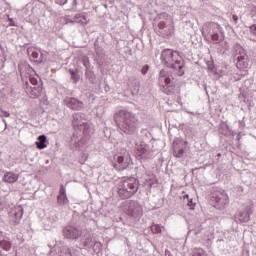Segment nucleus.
Segmentation results:
<instances>
[{"label": "nucleus", "mask_w": 256, "mask_h": 256, "mask_svg": "<svg viewBox=\"0 0 256 256\" xmlns=\"http://www.w3.org/2000/svg\"><path fill=\"white\" fill-rule=\"evenodd\" d=\"M41 51L37 49V47H29L28 48V55L30 57V60L34 63H41V57H40Z\"/></svg>", "instance_id": "dca6fc26"}, {"label": "nucleus", "mask_w": 256, "mask_h": 256, "mask_svg": "<svg viewBox=\"0 0 256 256\" xmlns=\"http://www.w3.org/2000/svg\"><path fill=\"white\" fill-rule=\"evenodd\" d=\"M57 199H58L59 205H67V203H69V199H67V196L58 195Z\"/></svg>", "instance_id": "5701e85b"}, {"label": "nucleus", "mask_w": 256, "mask_h": 256, "mask_svg": "<svg viewBox=\"0 0 256 256\" xmlns=\"http://www.w3.org/2000/svg\"><path fill=\"white\" fill-rule=\"evenodd\" d=\"M147 71H149V65L143 66L141 70L142 75H147Z\"/></svg>", "instance_id": "c756f323"}, {"label": "nucleus", "mask_w": 256, "mask_h": 256, "mask_svg": "<svg viewBox=\"0 0 256 256\" xmlns=\"http://www.w3.org/2000/svg\"><path fill=\"white\" fill-rule=\"evenodd\" d=\"M184 199H187L188 200V207H190V209H195V203L193 202V199L189 198V195H185L184 196Z\"/></svg>", "instance_id": "a878e982"}, {"label": "nucleus", "mask_w": 256, "mask_h": 256, "mask_svg": "<svg viewBox=\"0 0 256 256\" xmlns=\"http://www.w3.org/2000/svg\"><path fill=\"white\" fill-rule=\"evenodd\" d=\"M159 87L162 93H165L166 95H171V93L175 92V84H173L171 77L167 75L165 70L160 71Z\"/></svg>", "instance_id": "39448f33"}, {"label": "nucleus", "mask_w": 256, "mask_h": 256, "mask_svg": "<svg viewBox=\"0 0 256 256\" xmlns=\"http://www.w3.org/2000/svg\"><path fill=\"white\" fill-rule=\"evenodd\" d=\"M199 255H201V254L198 253V254H195L194 256H199Z\"/></svg>", "instance_id": "a19ab883"}, {"label": "nucleus", "mask_w": 256, "mask_h": 256, "mask_svg": "<svg viewBox=\"0 0 256 256\" xmlns=\"http://www.w3.org/2000/svg\"><path fill=\"white\" fill-rule=\"evenodd\" d=\"M36 147L37 149H45L47 147V136H39L38 141H36Z\"/></svg>", "instance_id": "aec40b11"}, {"label": "nucleus", "mask_w": 256, "mask_h": 256, "mask_svg": "<svg viewBox=\"0 0 256 256\" xmlns=\"http://www.w3.org/2000/svg\"><path fill=\"white\" fill-rule=\"evenodd\" d=\"M0 247L3 251H11L12 244L9 240L0 241Z\"/></svg>", "instance_id": "4be33fe9"}, {"label": "nucleus", "mask_w": 256, "mask_h": 256, "mask_svg": "<svg viewBox=\"0 0 256 256\" xmlns=\"http://www.w3.org/2000/svg\"><path fill=\"white\" fill-rule=\"evenodd\" d=\"M175 33V26L173 24L167 26V30H165V35L169 37V35H173Z\"/></svg>", "instance_id": "b1692460"}, {"label": "nucleus", "mask_w": 256, "mask_h": 256, "mask_svg": "<svg viewBox=\"0 0 256 256\" xmlns=\"http://www.w3.org/2000/svg\"><path fill=\"white\" fill-rule=\"evenodd\" d=\"M236 67L240 71L241 77L249 75V56L241 47L238 48V55L236 56Z\"/></svg>", "instance_id": "20e7f679"}, {"label": "nucleus", "mask_w": 256, "mask_h": 256, "mask_svg": "<svg viewBox=\"0 0 256 256\" xmlns=\"http://www.w3.org/2000/svg\"><path fill=\"white\" fill-rule=\"evenodd\" d=\"M8 21H9L8 27H17V24L15 23V20H13V18H10L8 16Z\"/></svg>", "instance_id": "c85d7f7f"}, {"label": "nucleus", "mask_w": 256, "mask_h": 256, "mask_svg": "<svg viewBox=\"0 0 256 256\" xmlns=\"http://www.w3.org/2000/svg\"><path fill=\"white\" fill-rule=\"evenodd\" d=\"M210 29L213 31L211 41H213L215 45H219V43L225 41V33L221 32V25L211 24Z\"/></svg>", "instance_id": "1a4fd4ad"}, {"label": "nucleus", "mask_w": 256, "mask_h": 256, "mask_svg": "<svg viewBox=\"0 0 256 256\" xmlns=\"http://www.w3.org/2000/svg\"><path fill=\"white\" fill-rule=\"evenodd\" d=\"M218 157H221V154H218Z\"/></svg>", "instance_id": "79ce46f5"}, {"label": "nucleus", "mask_w": 256, "mask_h": 256, "mask_svg": "<svg viewBox=\"0 0 256 256\" xmlns=\"http://www.w3.org/2000/svg\"><path fill=\"white\" fill-rule=\"evenodd\" d=\"M9 217L14 225H19L23 218V208L21 206H13L9 211Z\"/></svg>", "instance_id": "f8f14e48"}, {"label": "nucleus", "mask_w": 256, "mask_h": 256, "mask_svg": "<svg viewBox=\"0 0 256 256\" xmlns=\"http://www.w3.org/2000/svg\"><path fill=\"white\" fill-rule=\"evenodd\" d=\"M158 27L159 29H167V24L163 21H161L160 23H158Z\"/></svg>", "instance_id": "f704fd0d"}, {"label": "nucleus", "mask_w": 256, "mask_h": 256, "mask_svg": "<svg viewBox=\"0 0 256 256\" xmlns=\"http://www.w3.org/2000/svg\"><path fill=\"white\" fill-rule=\"evenodd\" d=\"M250 33L256 36V24L250 26Z\"/></svg>", "instance_id": "473e14b6"}, {"label": "nucleus", "mask_w": 256, "mask_h": 256, "mask_svg": "<svg viewBox=\"0 0 256 256\" xmlns=\"http://www.w3.org/2000/svg\"><path fill=\"white\" fill-rule=\"evenodd\" d=\"M7 207V202H5V198L0 197V211H3Z\"/></svg>", "instance_id": "cd10ccee"}, {"label": "nucleus", "mask_w": 256, "mask_h": 256, "mask_svg": "<svg viewBox=\"0 0 256 256\" xmlns=\"http://www.w3.org/2000/svg\"><path fill=\"white\" fill-rule=\"evenodd\" d=\"M3 236V233L2 232H0V239H1V237Z\"/></svg>", "instance_id": "ea45409f"}, {"label": "nucleus", "mask_w": 256, "mask_h": 256, "mask_svg": "<svg viewBox=\"0 0 256 256\" xmlns=\"http://www.w3.org/2000/svg\"><path fill=\"white\" fill-rule=\"evenodd\" d=\"M188 142L182 139H176L173 142V155L174 157L181 158L185 155V149H187Z\"/></svg>", "instance_id": "9d476101"}, {"label": "nucleus", "mask_w": 256, "mask_h": 256, "mask_svg": "<svg viewBox=\"0 0 256 256\" xmlns=\"http://www.w3.org/2000/svg\"><path fill=\"white\" fill-rule=\"evenodd\" d=\"M152 231H155L156 233H161V228L157 225L152 226Z\"/></svg>", "instance_id": "4c0bfd02"}, {"label": "nucleus", "mask_w": 256, "mask_h": 256, "mask_svg": "<svg viewBox=\"0 0 256 256\" xmlns=\"http://www.w3.org/2000/svg\"><path fill=\"white\" fill-rule=\"evenodd\" d=\"M35 73V70L33 68L26 66L25 69H20V75L22 77V81H25V78L27 79L29 77V81L31 85L37 86L39 85V76Z\"/></svg>", "instance_id": "6e6552de"}, {"label": "nucleus", "mask_w": 256, "mask_h": 256, "mask_svg": "<svg viewBox=\"0 0 256 256\" xmlns=\"http://www.w3.org/2000/svg\"><path fill=\"white\" fill-rule=\"evenodd\" d=\"M232 19H233L234 23H237V21H239V16H237V14H234L232 16Z\"/></svg>", "instance_id": "58836bf2"}, {"label": "nucleus", "mask_w": 256, "mask_h": 256, "mask_svg": "<svg viewBox=\"0 0 256 256\" xmlns=\"http://www.w3.org/2000/svg\"><path fill=\"white\" fill-rule=\"evenodd\" d=\"M68 1H69V0H55V3H56L57 5L63 6V5H66V3H67Z\"/></svg>", "instance_id": "2f4dec72"}, {"label": "nucleus", "mask_w": 256, "mask_h": 256, "mask_svg": "<svg viewBox=\"0 0 256 256\" xmlns=\"http://www.w3.org/2000/svg\"><path fill=\"white\" fill-rule=\"evenodd\" d=\"M161 62L166 67H171L172 69H181V56L177 51L172 49H165L161 53Z\"/></svg>", "instance_id": "7ed1b4c3"}, {"label": "nucleus", "mask_w": 256, "mask_h": 256, "mask_svg": "<svg viewBox=\"0 0 256 256\" xmlns=\"http://www.w3.org/2000/svg\"><path fill=\"white\" fill-rule=\"evenodd\" d=\"M124 207L126 209L127 215L130 217H141L143 215V208L139 204V202L135 200H130L124 203Z\"/></svg>", "instance_id": "423d86ee"}, {"label": "nucleus", "mask_w": 256, "mask_h": 256, "mask_svg": "<svg viewBox=\"0 0 256 256\" xmlns=\"http://www.w3.org/2000/svg\"><path fill=\"white\" fill-rule=\"evenodd\" d=\"M4 63H5V56H3L2 53H0V67H3Z\"/></svg>", "instance_id": "c9c22d12"}, {"label": "nucleus", "mask_w": 256, "mask_h": 256, "mask_svg": "<svg viewBox=\"0 0 256 256\" xmlns=\"http://www.w3.org/2000/svg\"><path fill=\"white\" fill-rule=\"evenodd\" d=\"M25 89H26V93H29V95L32 99H37V97H41V93L43 92V87L38 86V87L31 88L29 86L28 81H26Z\"/></svg>", "instance_id": "4468645a"}, {"label": "nucleus", "mask_w": 256, "mask_h": 256, "mask_svg": "<svg viewBox=\"0 0 256 256\" xmlns=\"http://www.w3.org/2000/svg\"><path fill=\"white\" fill-rule=\"evenodd\" d=\"M212 199L215 201L216 207L219 209H221V207H225V205H229V195H227L225 191L215 192Z\"/></svg>", "instance_id": "ddd939ff"}, {"label": "nucleus", "mask_w": 256, "mask_h": 256, "mask_svg": "<svg viewBox=\"0 0 256 256\" xmlns=\"http://www.w3.org/2000/svg\"><path fill=\"white\" fill-rule=\"evenodd\" d=\"M62 253H65L66 256H71V248H64Z\"/></svg>", "instance_id": "72a5a7b5"}, {"label": "nucleus", "mask_w": 256, "mask_h": 256, "mask_svg": "<svg viewBox=\"0 0 256 256\" xmlns=\"http://www.w3.org/2000/svg\"><path fill=\"white\" fill-rule=\"evenodd\" d=\"M18 180H19V174L11 171L5 172L2 177V181H4V183L13 184V183H17Z\"/></svg>", "instance_id": "f3484780"}, {"label": "nucleus", "mask_w": 256, "mask_h": 256, "mask_svg": "<svg viewBox=\"0 0 256 256\" xmlns=\"http://www.w3.org/2000/svg\"><path fill=\"white\" fill-rule=\"evenodd\" d=\"M114 121L120 131H123L126 135H135L137 133L139 119H137V116L133 112L125 109L119 110L114 116Z\"/></svg>", "instance_id": "f257e3e1"}, {"label": "nucleus", "mask_w": 256, "mask_h": 256, "mask_svg": "<svg viewBox=\"0 0 256 256\" xmlns=\"http://www.w3.org/2000/svg\"><path fill=\"white\" fill-rule=\"evenodd\" d=\"M59 195L67 196V193H66V190H65V186H63V185L60 186Z\"/></svg>", "instance_id": "7c9ffc66"}, {"label": "nucleus", "mask_w": 256, "mask_h": 256, "mask_svg": "<svg viewBox=\"0 0 256 256\" xmlns=\"http://www.w3.org/2000/svg\"><path fill=\"white\" fill-rule=\"evenodd\" d=\"M131 165V156L129 154H120L116 156L114 167L117 171H125Z\"/></svg>", "instance_id": "0eeeda50"}, {"label": "nucleus", "mask_w": 256, "mask_h": 256, "mask_svg": "<svg viewBox=\"0 0 256 256\" xmlns=\"http://www.w3.org/2000/svg\"><path fill=\"white\" fill-rule=\"evenodd\" d=\"M63 237L64 239L77 241L81 237V230L75 226H67L63 230Z\"/></svg>", "instance_id": "9b49d317"}, {"label": "nucleus", "mask_w": 256, "mask_h": 256, "mask_svg": "<svg viewBox=\"0 0 256 256\" xmlns=\"http://www.w3.org/2000/svg\"><path fill=\"white\" fill-rule=\"evenodd\" d=\"M140 183L135 177H125L117 184V193L120 199H131L139 191Z\"/></svg>", "instance_id": "f03ea898"}, {"label": "nucleus", "mask_w": 256, "mask_h": 256, "mask_svg": "<svg viewBox=\"0 0 256 256\" xmlns=\"http://www.w3.org/2000/svg\"><path fill=\"white\" fill-rule=\"evenodd\" d=\"M238 221H239V223H249V221H251V216L249 214V210L241 211L238 214Z\"/></svg>", "instance_id": "6ab92c4d"}, {"label": "nucleus", "mask_w": 256, "mask_h": 256, "mask_svg": "<svg viewBox=\"0 0 256 256\" xmlns=\"http://www.w3.org/2000/svg\"><path fill=\"white\" fill-rule=\"evenodd\" d=\"M69 73L71 74V79L74 83H79V75H77L73 70H69Z\"/></svg>", "instance_id": "bb28decb"}, {"label": "nucleus", "mask_w": 256, "mask_h": 256, "mask_svg": "<svg viewBox=\"0 0 256 256\" xmlns=\"http://www.w3.org/2000/svg\"><path fill=\"white\" fill-rule=\"evenodd\" d=\"M0 115H1V117H9L10 116L9 112H7L5 110H0Z\"/></svg>", "instance_id": "e433bc0d"}, {"label": "nucleus", "mask_w": 256, "mask_h": 256, "mask_svg": "<svg viewBox=\"0 0 256 256\" xmlns=\"http://www.w3.org/2000/svg\"><path fill=\"white\" fill-rule=\"evenodd\" d=\"M82 247H89L93 243V238L87 237L85 240L81 239Z\"/></svg>", "instance_id": "393cba45"}, {"label": "nucleus", "mask_w": 256, "mask_h": 256, "mask_svg": "<svg viewBox=\"0 0 256 256\" xmlns=\"http://www.w3.org/2000/svg\"><path fill=\"white\" fill-rule=\"evenodd\" d=\"M65 104L70 109H74V111H79V109L83 108V102H81V101H79L75 98H66L65 99Z\"/></svg>", "instance_id": "2eb2a0df"}, {"label": "nucleus", "mask_w": 256, "mask_h": 256, "mask_svg": "<svg viewBox=\"0 0 256 256\" xmlns=\"http://www.w3.org/2000/svg\"><path fill=\"white\" fill-rule=\"evenodd\" d=\"M75 19L77 20V23H80V25H87L89 23L87 16L84 14H76Z\"/></svg>", "instance_id": "412c9836"}, {"label": "nucleus", "mask_w": 256, "mask_h": 256, "mask_svg": "<svg viewBox=\"0 0 256 256\" xmlns=\"http://www.w3.org/2000/svg\"><path fill=\"white\" fill-rule=\"evenodd\" d=\"M135 148L137 157H143V155H148L149 153V145H147L145 142L136 144Z\"/></svg>", "instance_id": "a211bd4d"}]
</instances>
